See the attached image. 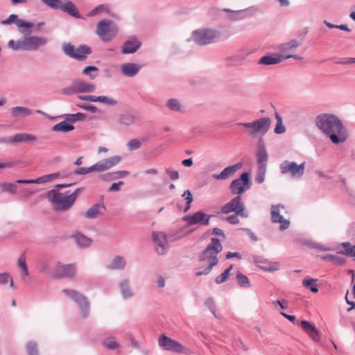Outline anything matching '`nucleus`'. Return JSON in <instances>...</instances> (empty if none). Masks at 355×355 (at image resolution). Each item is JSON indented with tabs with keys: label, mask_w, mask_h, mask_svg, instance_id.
<instances>
[{
	"label": "nucleus",
	"mask_w": 355,
	"mask_h": 355,
	"mask_svg": "<svg viewBox=\"0 0 355 355\" xmlns=\"http://www.w3.org/2000/svg\"><path fill=\"white\" fill-rule=\"evenodd\" d=\"M317 127L324 134L328 135L334 144L344 142L347 139V134L340 119L330 114H322L315 119Z\"/></svg>",
	"instance_id": "obj_1"
},
{
	"label": "nucleus",
	"mask_w": 355,
	"mask_h": 355,
	"mask_svg": "<svg viewBox=\"0 0 355 355\" xmlns=\"http://www.w3.org/2000/svg\"><path fill=\"white\" fill-rule=\"evenodd\" d=\"M223 250L222 245L217 238H212L211 243L208 245L207 248L203 252L200 258V268H203V270L196 272V276L209 274L213 266L217 265L218 259L217 255Z\"/></svg>",
	"instance_id": "obj_2"
},
{
	"label": "nucleus",
	"mask_w": 355,
	"mask_h": 355,
	"mask_svg": "<svg viewBox=\"0 0 355 355\" xmlns=\"http://www.w3.org/2000/svg\"><path fill=\"white\" fill-rule=\"evenodd\" d=\"M83 190L82 187L78 188L69 195L51 190L49 192L48 198L57 210L66 211L73 206Z\"/></svg>",
	"instance_id": "obj_3"
},
{
	"label": "nucleus",
	"mask_w": 355,
	"mask_h": 355,
	"mask_svg": "<svg viewBox=\"0 0 355 355\" xmlns=\"http://www.w3.org/2000/svg\"><path fill=\"white\" fill-rule=\"evenodd\" d=\"M118 33L116 25L111 20H102L97 24L96 34L103 42H109Z\"/></svg>",
	"instance_id": "obj_4"
},
{
	"label": "nucleus",
	"mask_w": 355,
	"mask_h": 355,
	"mask_svg": "<svg viewBox=\"0 0 355 355\" xmlns=\"http://www.w3.org/2000/svg\"><path fill=\"white\" fill-rule=\"evenodd\" d=\"M220 211L223 214L234 212L236 215H239L241 217H248V212L240 196L233 198L230 201L222 206Z\"/></svg>",
	"instance_id": "obj_5"
},
{
	"label": "nucleus",
	"mask_w": 355,
	"mask_h": 355,
	"mask_svg": "<svg viewBox=\"0 0 355 355\" xmlns=\"http://www.w3.org/2000/svg\"><path fill=\"white\" fill-rule=\"evenodd\" d=\"M220 37V33L211 29H200L193 32L192 40L198 45H206Z\"/></svg>",
	"instance_id": "obj_6"
},
{
	"label": "nucleus",
	"mask_w": 355,
	"mask_h": 355,
	"mask_svg": "<svg viewBox=\"0 0 355 355\" xmlns=\"http://www.w3.org/2000/svg\"><path fill=\"white\" fill-rule=\"evenodd\" d=\"M270 124L271 120L270 118L262 117L251 123H242L239 125L250 128L249 134L252 136H255L258 134L261 135H265L269 130Z\"/></svg>",
	"instance_id": "obj_7"
},
{
	"label": "nucleus",
	"mask_w": 355,
	"mask_h": 355,
	"mask_svg": "<svg viewBox=\"0 0 355 355\" xmlns=\"http://www.w3.org/2000/svg\"><path fill=\"white\" fill-rule=\"evenodd\" d=\"M282 174H289L292 178H301L305 171V162L297 164L295 162L284 161L279 166Z\"/></svg>",
	"instance_id": "obj_8"
},
{
	"label": "nucleus",
	"mask_w": 355,
	"mask_h": 355,
	"mask_svg": "<svg viewBox=\"0 0 355 355\" xmlns=\"http://www.w3.org/2000/svg\"><path fill=\"white\" fill-rule=\"evenodd\" d=\"M250 179L249 173H243L240 177L233 180L230 186L231 192L234 195L240 196L250 187Z\"/></svg>",
	"instance_id": "obj_9"
},
{
	"label": "nucleus",
	"mask_w": 355,
	"mask_h": 355,
	"mask_svg": "<svg viewBox=\"0 0 355 355\" xmlns=\"http://www.w3.org/2000/svg\"><path fill=\"white\" fill-rule=\"evenodd\" d=\"M62 292L77 303L83 317L86 318L89 313V302L86 297L76 290L63 289Z\"/></svg>",
	"instance_id": "obj_10"
},
{
	"label": "nucleus",
	"mask_w": 355,
	"mask_h": 355,
	"mask_svg": "<svg viewBox=\"0 0 355 355\" xmlns=\"http://www.w3.org/2000/svg\"><path fill=\"white\" fill-rule=\"evenodd\" d=\"M63 51L67 55L80 60L85 59L87 55L91 53L90 48L87 46H80L76 48L69 43L63 45Z\"/></svg>",
	"instance_id": "obj_11"
},
{
	"label": "nucleus",
	"mask_w": 355,
	"mask_h": 355,
	"mask_svg": "<svg viewBox=\"0 0 355 355\" xmlns=\"http://www.w3.org/2000/svg\"><path fill=\"white\" fill-rule=\"evenodd\" d=\"M287 209L284 205L279 204L271 207V220L272 223H279L280 229L284 230L288 228L290 222L281 215V213L286 214Z\"/></svg>",
	"instance_id": "obj_12"
},
{
	"label": "nucleus",
	"mask_w": 355,
	"mask_h": 355,
	"mask_svg": "<svg viewBox=\"0 0 355 355\" xmlns=\"http://www.w3.org/2000/svg\"><path fill=\"white\" fill-rule=\"evenodd\" d=\"M158 343L160 347H162L167 351H172L176 353H187V349L182 345L173 340L164 334H162L158 339Z\"/></svg>",
	"instance_id": "obj_13"
},
{
	"label": "nucleus",
	"mask_w": 355,
	"mask_h": 355,
	"mask_svg": "<svg viewBox=\"0 0 355 355\" xmlns=\"http://www.w3.org/2000/svg\"><path fill=\"white\" fill-rule=\"evenodd\" d=\"M76 275V266L73 263L63 265L58 263L53 270V276L55 278L74 279Z\"/></svg>",
	"instance_id": "obj_14"
},
{
	"label": "nucleus",
	"mask_w": 355,
	"mask_h": 355,
	"mask_svg": "<svg viewBox=\"0 0 355 355\" xmlns=\"http://www.w3.org/2000/svg\"><path fill=\"white\" fill-rule=\"evenodd\" d=\"M121 160L120 156H114L103 159L92 166V172H103L119 164Z\"/></svg>",
	"instance_id": "obj_15"
},
{
	"label": "nucleus",
	"mask_w": 355,
	"mask_h": 355,
	"mask_svg": "<svg viewBox=\"0 0 355 355\" xmlns=\"http://www.w3.org/2000/svg\"><path fill=\"white\" fill-rule=\"evenodd\" d=\"M294 58L295 59L301 60L302 58L297 57L291 54H284V55H278V54H272L269 55H265L260 58L259 61V64H265V65H270L275 64L281 62L284 60Z\"/></svg>",
	"instance_id": "obj_16"
},
{
	"label": "nucleus",
	"mask_w": 355,
	"mask_h": 355,
	"mask_svg": "<svg viewBox=\"0 0 355 355\" xmlns=\"http://www.w3.org/2000/svg\"><path fill=\"white\" fill-rule=\"evenodd\" d=\"M153 239L157 254H164L168 248L166 235L163 232H153Z\"/></svg>",
	"instance_id": "obj_17"
},
{
	"label": "nucleus",
	"mask_w": 355,
	"mask_h": 355,
	"mask_svg": "<svg viewBox=\"0 0 355 355\" xmlns=\"http://www.w3.org/2000/svg\"><path fill=\"white\" fill-rule=\"evenodd\" d=\"M211 216L207 215L202 211H198L192 216H186L184 220L190 225L201 224L207 225L209 223Z\"/></svg>",
	"instance_id": "obj_18"
},
{
	"label": "nucleus",
	"mask_w": 355,
	"mask_h": 355,
	"mask_svg": "<svg viewBox=\"0 0 355 355\" xmlns=\"http://www.w3.org/2000/svg\"><path fill=\"white\" fill-rule=\"evenodd\" d=\"M26 51H35L47 43V39L44 37L30 36L24 37Z\"/></svg>",
	"instance_id": "obj_19"
},
{
	"label": "nucleus",
	"mask_w": 355,
	"mask_h": 355,
	"mask_svg": "<svg viewBox=\"0 0 355 355\" xmlns=\"http://www.w3.org/2000/svg\"><path fill=\"white\" fill-rule=\"evenodd\" d=\"M303 330L309 335V336L314 341L319 343L321 339V332L316 327L307 320H302L300 322Z\"/></svg>",
	"instance_id": "obj_20"
},
{
	"label": "nucleus",
	"mask_w": 355,
	"mask_h": 355,
	"mask_svg": "<svg viewBox=\"0 0 355 355\" xmlns=\"http://www.w3.org/2000/svg\"><path fill=\"white\" fill-rule=\"evenodd\" d=\"M242 166L241 163H237L234 165L225 168L220 173L213 175L216 180H226L233 175Z\"/></svg>",
	"instance_id": "obj_21"
},
{
	"label": "nucleus",
	"mask_w": 355,
	"mask_h": 355,
	"mask_svg": "<svg viewBox=\"0 0 355 355\" xmlns=\"http://www.w3.org/2000/svg\"><path fill=\"white\" fill-rule=\"evenodd\" d=\"M58 177V173H51L43 175L35 180H18L17 183L19 184H40L51 182Z\"/></svg>",
	"instance_id": "obj_22"
},
{
	"label": "nucleus",
	"mask_w": 355,
	"mask_h": 355,
	"mask_svg": "<svg viewBox=\"0 0 355 355\" xmlns=\"http://www.w3.org/2000/svg\"><path fill=\"white\" fill-rule=\"evenodd\" d=\"M76 92L78 93H92L96 89V86L94 84L85 82L83 80H76Z\"/></svg>",
	"instance_id": "obj_23"
},
{
	"label": "nucleus",
	"mask_w": 355,
	"mask_h": 355,
	"mask_svg": "<svg viewBox=\"0 0 355 355\" xmlns=\"http://www.w3.org/2000/svg\"><path fill=\"white\" fill-rule=\"evenodd\" d=\"M141 67L135 63H126L121 66V69L122 73L129 77L135 76L140 70Z\"/></svg>",
	"instance_id": "obj_24"
},
{
	"label": "nucleus",
	"mask_w": 355,
	"mask_h": 355,
	"mask_svg": "<svg viewBox=\"0 0 355 355\" xmlns=\"http://www.w3.org/2000/svg\"><path fill=\"white\" fill-rule=\"evenodd\" d=\"M141 44L136 40L127 41L122 46L121 52L123 54L133 53L140 46Z\"/></svg>",
	"instance_id": "obj_25"
},
{
	"label": "nucleus",
	"mask_w": 355,
	"mask_h": 355,
	"mask_svg": "<svg viewBox=\"0 0 355 355\" xmlns=\"http://www.w3.org/2000/svg\"><path fill=\"white\" fill-rule=\"evenodd\" d=\"M257 163L259 168L266 169L268 163V154L263 146H259L257 153Z\"/></svg>",
	"instance_id": "obj_26"
},
{
	"label": "nucleus",
	"mask_w": 355,
	"mask_h": 355,
	"mask_svg": "<svg viewBox=\"0 0 355 355\" xmlns=\"http://www.w3.org/2000/svg\"><path fill=\"white\" fill-rule=\"evenodd\" d=\"M58 9H60L66 12H67L69 15L79 18L80 15L78 14V11L76 8V7L74 6V4L71 1H67L64 3H60V7H59Z\"/></svg>",
	"instance_id": "obj_27"
},
{
	"label": "nucleus",
	"mask_w": 355,
	"mask_h": 355,
	"mask_svg": "<svg viewBox=\"0 0 355 355\" xmlns=\"http://www.w3.org/2000/svg\"><path fill=\"white\" fill-rule=\"evenodd\" d=\"M105 209V207L102 205L96 204L91 207L85 213V216L87 218H95L102 214V210Z\"/></svg>",
	"instance_id": "obj_28"
},
{
	"label": "nucleus",
	"mask_w": 355,
	"mask_h": 355,
	"mask_svg": "<svg viewBox=\"0 0 355 355\" xmlns=\"http://www.w3.org/2000/svg\"><path fill=\"white\" fill-rule=\"evenodd\" d=\"M51 129L53 132H67L73 130L74 126L67 119L54 125Z\"/></svg>",
	"instance_id": "obj_29"
},
{
	"label": "nucleus",
	"mask_w": 355,
	"mask_h": 355,
	"mask_svg": "<svg viewBox=\"0 0 355 355\" xmlns=\"http://www.w3.org/2000/svg\"><path fill=\"white\" fill-rule=\"evenodd\" d=\"M37 137L34 135L26 134V133H19L13 136L10 140V143L16 144L28 141H35Z\"/></svg>",
	"instance_id": "obj_30"
},
{
	"label": "nucleus",
	"mask_w": 355,
	"mask_h": 355,
	"mask_svg": "<svg viewBox=\"0 0 355 355\" xmlns=\"http://www.w3.org/2000/svg\"><path fill=\"white\" fill-rule=\"evenodd\" d=\"M75 243L81 248L89 247L92 243V240L86 236L80 233L73 235Z\"/></svg>",
	"instance_id": "obj_31"
},
{
	"label": "nucleus",
	"mask_w": 355,
	"mask_h": 355,
	"mask_svg": "<svg viewBox=\"0 0 355 355\" xmlns=\"http://www.w3.org/2000/svg\"><path fill=\"white\" fill-rule=\"evenodd\" d=\"M300 45V44L296 40H292L286 44H284L280 46V51L282 54L281 55H284V54H291L293 53L297 47Z\"/></svg>",
	"instance_id": "obj_32"
},
{
	"label": "nucleus",
	"mask_w": 355,
	"mask_h": 355,
	"mask_svg": "<svg viewBox=\"0 0 355 355\" xmlns=\"http://www.w3.org/2000/svg\"><path fill=\"white\" fill-rule=\"evenodd\" d=\"M340 245L344 248V250L339 251L338 253L355 257V244L352 245L349 242H344Z\"/></svg>",
	"instance_id": "obj_33"
},
{
	"label": "nucleus",
	"mask_w": 355,
	"mask_h": 355,
	"mask_svg": "<svg viewBox=\"0 0 355 355\" xmlns=\"http://www.w3.org/2000/svg\"><path fill=\"white\" fill-rule=\"evenodd\" d=\"M8 46L14 51H26L24 38L17 41L10 40L8 43Z\"/></svg>",
	"instance_id": "obj_34"
},
{
	"label": "nucleus",
	"mask_w": 355,
	"mask_h": 355,
	"mask_svg": "<svg viewBox=\"0 0 355 355\" xmlns=\"http://www.w3.org/2000/svg\"><path fill=\"white\" fill-rule=\"evenodd\" d=\"M257 263H261L262 265L259 266V268L266 271H274L277 270L279 268V264L278 263H268L266 260L264 261H259L255 260Z\"/></svg>",
	"instance_id": "obj_35"
},
{
	"label": "nucleus",
	"mask_w": 355,
	"mask_h": 355,
	"mask_svg": "<svg viewBox=\"0 0 355 355\" xmlns=\"http://www.w3.org/2000/svg\"><path fill=\"white\" fill-rule=\"evenodd\" d=\"M11 114L13 117L18 116L19 115L21 116H28L30 115L32 112L30 109L24 107H15L11 109Z\"/></svg>",
	"instance_id": "obj_36"
},
{
	"label": "nucleus",
	"mask_w": 355,
	"mask_h": 355,
	"mask_svg": "<svg viewBox=\"0 0 355 355\" xmlns=\"http://www.w3.org/2000/svg\"><path fill=\"white\" fill-rule=\"evenodd\" d=\"M125 266V260L121 257L114 258L111 263L107 266L108 268L112 270L123 269Z\"/></svg>",
	"instance_id": "obj_37"
},
{
	"label": "nucleus",
	"mask_w": 355,
	"mask_h": 355,
	"mask_svg": "<svg viewBox=\"0 0 355 355\" xmlns=\"http://www.w3.org/2000/svg\"><path fill=\"white\" fill-rule=\"evenodd\" d=\"M121 292L124 298L131 297L133 295V293L131 291L128 280H123L120 284Z\"/></svg>",
	"instance_id": "obj_38"
},
{
	"label": "nucleus",
	"mask_w": 355,
	"mask_h": 355,
	"mask_svg": "<svg viewBox=\"0 0 355 355\" xmlns=\"http://www.w3.org/2000/svg\"><path fill=\"white\" fill-rule=\"evenodd\" d=\"M316 279L306 277L302 281V285L309 288L313 293H316L318 292V288L315 284Z\"/></svg>",
	"instance_id": "obj_39"
},
{
	"label": "nucleus",
	"mask_w": 355,
	"mask_h": 355,
	"mask_svg": "<svg viewBox=\"0 0 355 355\" xmlns=\"http://www.w3.org/2000/svg\"><path fill=\"white\" fill-rule=\"evenodd\" d=\"M275 116V118L277 120V124H276V126L274 130L276 134H282V133L285 132L286 128H285L284 125H283V121H282V116L279 114L278 112H276Z\"/></svg>",
	"instance_id": "obj_40"
},
{
	"label": "nucleus",
	"mask_w": 355,
	"mask_h": 355,
	"mask_svg": "<svg viewBox=\"0 0 355 355\" xmlns=\"http://www.w3.org/2000/svg\"><path fill=\"white\" fill-rule=\"evenodd\" d=\"M236 279L238 284L241 287L243 288H249L250 287V282L247 276L242 274L240 271H238L236 273Z\"/></svg>",
	"instance_id": "obj_41"
},
{
	"label": "nucleus",
	"mask_w": 355,
	"mask_h": 355,
	"mask_svg": "<svg viewBox=\"0 0 355 355\" xmlns=\"http://www.w3.org/2000/svg\"><path fill=\"white\" fill-rule=\"evenodd\" d=\"M232 266L231 265L229 268L225 269L222 274H220V275H218L216 277L215 282L217 284H222V283L226 282L230 276V271L232 270Z\"/></svg>",
	"instance_id": "obj_42"
},
{
	"label": "nucleus",
	"mask_w": 355,
	"mask_h": 355,
	"mask_svg": "<svg viewBox=\"0 0 355 355\" xmlns=\"http://www.w3.org/2000/svg\"><path fill=\"white\" fill-rule=\"evenodd\" d=\"M18 266L20 268L23 275L25 277L28 275V267L26 263V256L25 254H21L18 259Z\"/></svg>",
	"instance_id": "obj_43"
},
{
	"label": "nucleus",
	"mask_w": 355,
	"mask_h": 355,
	"mask_svg": "<svg viewBox=\"0 0 355 355\" xmlns=\"http://www.w3.org/2000/svg\"><path fill=\"white\" fill-rule=\"evenodd\" d=\"M94 102H99L101 103L110 105H115L117 103V101L110 97L101 96H94Z\"/></svg>",
	"instance_id": "obj_44"
},
{
	"label": "nucleus",
	"mask_w": 355,
	"mask_h": 355,
	"mask_svg": "<svg viewBox=\"0 0 355 355\" xmlns=\"http://www.w3.org/2000/svg\"><path fill=\"white\" fill-rule=\"evenodd\" d=\"M26 350L28 355H40L37 344L33 341H30L27 343Z\"/></svg>",
	"instance_id": "obj_45"
},
{
	"label": "nucleus",
	"mask_w": 355,
	"mask_h": 355,
	"mask_svg": "<svg viewBox=\"0 0 355 355\" xmlns=\"http://www.w3.org/2000/svg\"><path fill=\"white\" fill-rule=\"evenodd\" d=\"M324 260L331 261L336 264H343L345 263L343 259L334 254H327L321 257Z\"/></svg>",
	"instance_id": "obj_46"
},
{
	"label": "nucleus",
	"mask_w": 355,
	"mask_h": 355,
	"mask_svg": "<svg viewBox=\"0 0 355 355\" xmlns=\"http://www.w3.org/2000/svg\"><path fill=\"white\" fill-rule=\"evenodd\" d=\"M17 186L12 183H4L1 186V190L3 192H8L11 194H15L17 192Z\"/></svg>",
	"instance_id": "obj_47"
},
{
	"label": "nucleus",
	"mask_w": 355,
	"mask_h": 355,
	"mask_svg": "<svg viewBox=\"0 0 355 355\" xmlns=\"http://www.w3.org/2000/svg\"><path fill=\"white\" fill-rule=\"evenodd\" d=\"M67 119V121H69L70 122V123H72L75 121L85 120V115L83 113L78 112L76 114L68 115Z\"/></svg>",
	"instance_id": "obj_48"
},
{
	"label": "nucleus",
	"mask_w": 355,
	"mask_h": 355,
	"mask_svg": "<svg viewBox=\"0 0 355 355\" xmlns=\"http://www.w3.org/2000/svg\"><path fill=\"white\" fill-rule=\"evenodd\" d=\"M183 197H185V200L187 202V206L184 209V212H187L190 209V205L193 202V196L189 190H187L182 194Z\"/></svg>",
	"instance_id": "obj_49"
},
{
	"label": "nucleus",
	"mask_w": 355,
	"mask_h": 355,
	"mask_svg": "<svg viewBox=\"0 0 355 355\" xmlns=\"http://www.w3.org/2000/svg\"><path fill=\"white\" fill-rule=\"evenodd\" d=\"M62 92L65 95H72L78 94V92H76L75 81L72 83L71 86L63 88Z\"/></svg>",
	"instance_id": "obj_50"
},
{
	"label": "nucleus",
	"mask_w": 355,
	"mask_h": 355,
	"mask_svg": "<svg viewBox=\"0 0 355 355\" xmlns=\"http://www.w3.org/2000/svg\"><path fill=\"white\" fill-rule=\"evenodd\" d=\"M8 282H10V286H13V282L10 276L8 273L0 274V285L7 284Z\"/></svg>",
	"instance_id": "obj_51"
},
{
	"label": "nucleus",
	"mask_w": 355,
	"mask_h": 355,
	"mask_svg": "<svg viewBox=\"0 0 355 355\" xmlns=\"http://www.w3.org/2000/svg\"><path fill=\"white\" fill-rule=\"evenodd\" d=\"M141 145V142L137 139L130 140L127 144L128 148L130 150H137V149L139 148Z\"/></svg>",
	"instance_id": "obj_52"
},
{
	"label": "nucleus",
	"mask_w": 355,
	"mask_h": 355,
	"mask_svg": "<svg viewBox=\"0 0 355 355\" xmlns=\"http://www.w3.org/2000/svg\"><path fill=\"white\" fill-rule=\"evenodd\" d=\"M167 105L168 107L174 111H178L180 110V105L178 100L171 99L168 101Z\"/></svg>",
	"instance_id": "obj_53"
},
{
	"label": "nucleus",
	"mask_w": 355,
	"mask_h": 355,
	"mask_svg": "<svg viewBox=\"0 0 355 355\" xmlns=\"http://www.w3.org/2000/svg\"><path fill=\"white\" fill-rule=\"evenodd\" d=\"M120 120L121 123L130 125L134 123V116L130 114H125L121 116Z\"/></svg>",
	"instance_id": "obj_54"
},
{
	"label": "nucleus",
	"mask_w": 355,
	"mask_h": 355,
	"mask_svg": "<svg viewBox=\"0 0 355 355\" xmlns=\"http://www.w3.org/2000/svg\"><path fill=\"white\" fill-rule=\"evenodd\" d=\"M45 4L47 6L55 8L58 9L60 7L61 1L60 0H42Z\"/></svg>",
	"instance_id": "obj_55"
},
{
	"label": "nucleus",
	"mask_w": 355,
	"mask_h": 355,
	"mask_svg": "<svg viewBox=\"0 0 355 355\" xmlns=\"http://www.w3.org/2000/svg\"><path fill=\"white\" fill-rule=\"evenodd\" d=\"M206 306L209 309L211 313L214 315L215 317H217L216 314V306L215 303L213 298H208L205 302Z\"/></svg>",
	"instance_id": "obj_56"
},
{
	"label": "nucleus",
	"mask_w": 355,
	"mask_h": 355,
	"mask_svg": "<svg viewBox=\"0 0 355 355\" xmlns=\"http://www.w3.org/2000/svg\"><path fill=\"white\" fill-rule=\"evenodd\" d=\"M17 26L20 28L30 29L33 26V24L26 21L19 19L16 22Z\"/></svg>",
	"instance_id": "obj_57"
},
{
	"label": "nucleus",
	"mask_w": 355,
	"mask_h": 355,
	"mask_svg": "<svg viewBox=\"0 0 355 355\" xmlns=\"http://www.w3.org/2000/svg\"><path fill=\"white\" fill-rule=\"evenodd\" d=\"M266 169L259 168L257 175L256 177V181L261 184L264 181Z\"/></svg>",
	"instance_id": "obj_58"
},
{
	"label": "nucleus",
	"mask_w": 355,
	"mask_h": 355,
	"mask_svg": "<svg viewBox=\"0 0 355 355\" xmlns=\"http://www.w3.org/2000/svg\"><path fill=\"white\" fill-rule=\"evenodd\" d=\"M129 174V172L127 171H116L114 173H110V176L111 179H116L125 177Z\"/></svg>",
	"instance_id": "obj_59"
},
{
	"label": "nucleus",
	"mask_w": 355,
	"mask_h": 355,
	"mask_svg": "<svg viewBox=\"0 0 355 355\" xmlns=\"http://www.w3.org/2000/svg\"><path fill=\"white\" fill-rule=\"evenodd\" d=\"M107 10V8L105 7L104 5H100L96 7L95 8H94L92 10H91L88 13L87 15L89 17L94 16V15H97L98 13L103 12L104 10Z\"/></svg>",
	"instance_id": "obj_60"
},
{
	"label": "nucleus",
	"mask_w": 355,
	"mask_h": 355,
	"mask_svg": "<svg viewBox=\"0 0 355 355\" xmlns=\"http://www.w3.org/2000/svg\"><path fill=\"white\" fill-rule=\"evenodd\" d=\"M92 166L89 168L81 167L75 170L74 173L76 175H85L92 173Z\"/></svg>",
	"instance_id": "obj_61"
},
{
	"label": "nucleus",
	"mask_w": 355,
	"mask_h": 355,
	"mask_svg": "<svg viewBox=\"0 0 355 355\" xmlns=\"http://www.w3.org/2000/svg\"><path fill=\"white\" fill-rule=\"evenodd\" d=\"M103 345L110 349H115L118 347V344L115 340L103 342Z\"/></svg>",
	"instance_id": "obj_62"
},
{
	"label": "nucleus",
	"mask_w": 355,
	"mask_h": 355,
	"mask_svg": "<svg viewBox=\"0 0 355 355\" xmlns=\"http://www.w3.org/2000/svg\"><path fill=\"white\" fill-rule=\"evenodd\" d=\"M239 215H232L226 218V220L230 224L236 225L239 223V219L238 218Z\"/></svg>",
	"instance_id": "obj_63"
},
{
	"label": "nucleus",
	"mask_w": 355,
	"mask_h": 355,
	"mask_svg": "<svg viewBox=\"0 0 355 355\" xmlns=\"http://www.w3.org/2000/svg\"><path fill=\"white\" fill-rule=\"evenodd\" d=\"M17 20V16L16 15H10L8 18L3 20L2 23L3 24H10L12 23H16Z\"/></svg>",
	"instance_id": "obj_64"
}]
</instances>
